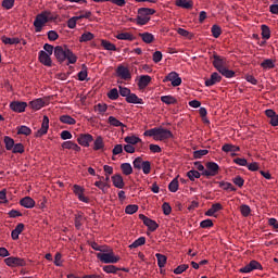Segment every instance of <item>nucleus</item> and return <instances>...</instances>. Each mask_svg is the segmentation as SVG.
<instances>
[{
  "instance_id": "nucleus-1",
  "label": "nucleus",
  "mask_w": 278,
  "mask_h": 278,
  "mask_svg": "<svg viewBox=\"0 0 278 278\" xmlns=\"http://www.w3.org/2000/svg\"><path fill=\"white\" fill-rule=\"evenodd\" d=\"M54 55L58 62H65V60L68 61V64H75L77 62V55L67 46H56L54 48Z\"/></svg>"
},
{
  "instance_id": "nucleus-2",
  "label": "nucleus",
  "mask_w": 278,
  "mask_h": 278,
  "mask_svg": "<svg viewBox=\"0 0 278 278\" xmlns=\"http://www.w3.org/2000/svg\"><path fill=\"white\" fill-rule=\"evenodd\" d=\"M58 16L53 15V13H51V11H42L41 13H39L35 21H34V27H35V31L40 33L42 31V27H45V25H47V23L51 22V21H56Z\"/></svg>"
},
{
  "instance_id": "nucleus-3",
  "label": "nucleus",
  "mask_w": 278,
  "mask_h": 278,
  "mask_svg": "<svg viewBox=\"0 0 278 278\" xmlns=\"http://www.w3.org/2000/svg\"><path fill=\"white\" fill-rule=\"evenodd\" d=\"M143 136H149L150 138H153V140L162 142L163 140H168V138H173V132L163 127H156L146 130L143 132Z\"/></svg>"
},
{
  "instance_id": "nucleus-4",
  "label": "nucleus",
  "mask_w": 278,
  "mask_h": 278,
  "mask_svg": "<svg viewBox=\"0 0 278 278\" xmlns=\"http://www.w3.org/2000/svg\"><path fill=\"white\" fill-rule=\"evenodd\" d=\"M155 13V9L140 8L136 18L137 25H147L151 21V16Z\"/></svg>"
},
{
  "instance_id": "nucleus-5",
  "label": "nucleus",
  "mask_w": 278,
  "mask_h": 278,
  "mask_svg": "<svg viewBox=\"0 0 278 278\" xmlns=\"http://www.w3.org/2000/svg\"><path fill=\"white\" fill-rule=\"evenodd\" d=\"M96 257L103 264H116L119 262V256H116L114 251L96 253Z\"/></svg>"
},
{
  "instance_id": "nucleus-6",
  "label": "nucleus",
  "mask_w": 278,
  "mask_h": 278,
  "mask_svg": "<svg viewBox=\"0 0 278 278\" xmlns=\"http://www.w3.org/2000/svg\"><path fill=\"white\" fill-rule=\"evenodd\" d=\"M132 166L135 170H142L144 175H149V173H151V162L142 160L141 156L134 160Z\"/></svg>"
},
{
  "instance_id": "nucleus-7",
  "label": "nucleus",
  "mask_w": 278,
  "mask_h": 278,
  "mask_svg": "<svg viewBox=\"0 0 278 278\" xmlns=\"http://www.w3.org/2000/svg\"><path fill=\"white\" fill-rule=\"evenodd\" d=\"M93 186L98 187L105 194L111 188V176H99L98 181L93 182Z\"/></svg>"
},
{
  "instance_id": "nucleus-8",
  "label": "nucleus",
  "mask_w": 278,
  "mask_h": 278,
  "mask_svg": "<svg viewBox=\"0 0 278 278\" xmlns=\"http://www.w3.org/2000/svg\"><path fill=\"white\" fill-rule=\"evenodd\" d=\"M4 264L11 268L14 267H25V260L20 257H7L4 258Z\"/></svg>"
},
{
  "instance_id": "nucleus-9",
  "label": "nucleus",
  "mask_w": 278,
  "mask_h": 278,
  "mask_svg": "<svg viewBox=\"0 0 278 278\" xmlns=\"http://www.w3.org/2000/svg\"><path fill=\"white\" fill-rule=\"evenodd\" d=\"M164 83L170 81L172 86L174 88H177V86H181V77H179V74L177 72H170L164 79Z\"/></svg>"
},
{
  "instance_id": "nucleus-10",
  "label": "nucleus",
  "mask_w": 278,
  "mask_h": 278,
  "mask_svg": "<svg viewBox=\"0 0 278 278\" xmlns=\"http://www.w3.org/2000/svg\"><path fill=\"white\" fill-rule=\"evenodd\" d=\"M226 65H227V59L218 54L213 55V66L216 68V71H218V73H220Z\"/></svg>"
},
{
  "instance_id": "nucleus-11",
  "label": "nucleus",
  "mask_w": 278,
  "mask_h": 278,
  "mask_svg": "<svg viewBox=\"0 0 278 278\" xmlns=\"http://www.w3.org/2000/svg\"><path fill=\"white\" fill-rule=\"evenodd\" d=\"M253 270H262L261 263H258L256 261H251V262H249L248 265H245V267H242L239 269V271L242 274H250Z\"/></svg>"
},
{
  "instance_id": "nucleus-12",
  "label": "nucleus",
  "mask_w": 278,
  "mask_h": 278,
  "mask_svg": "<svg viewBox=\"0 0 278 278\" xmlns=\"http://www.w3.org/2000/svg\"><path fill=\"white\" fill-rule=\"evenodd\" d=\"M139 218L143 223V225L148 227L149 231L153 232L159 228V224H156V222L153 219H149V217H147L146 215L140 214Z\"/></svg>"
},
{
  "instance_id": "nucleus-13",
  "label": "nucleus",
  "mask_w": 278,
  "mask_h": 278,
  "mask_svg": "<svg viewBox=\"0 0 278 278\" xmlns=\"http://www.w3.org/2000/svg\"><path fill=\"white\" fill-rule=\"evenodd\" d=\"M116 75L117 77H121V79H124L125 81H129V79H131V73L129 72V68L125 67L124 65L117 66Z\"/></svg>"
},
{
  "instance_id": "nucleus-14",
  "label": "nucleus",
  "mask_w": 278,
  "mask_h": 278,
  "mask_svg": "<svg viewBox=\"0 0 278 278\" xmlns=\"http://www.w3.org/2000/svg\"><path fill=\"white\" fill-rule=\"evenodd\" d=\"M85 192V188L80 187L79 185H73V193L80 202L88 203L89 199L85 197L83 193Z\"/></svg>"
},
{
  "instance_id": "nucleus-15",
  "label": "nucleus",
  "mask_w": 278,
  "mask_h": 278,
  "mask_svg": "<svg viewBox=\"0 0 278 278\" xmlns=\"http://www.w3.org/2000/svg\"><path fill=\"white\" fill-rule=\"evenodd\" d=\"M48 131H49V117L45 115L41 123V129L37 130L35 136L36 138H42V136H46Z\"/></svg>"
},
{
  "instance_id": "nucleus-16",
  "label": "nucleus",
  "mask_w": 278,
  "mask_h": 278,
  "mask_svg": "<svg viewBox=\"0 0 278 278\" xmlns=\"http://www.w3.org/2000/svg\"><path fill=\"white\" fill-rule=\"evenodd\" d=\"M265 115L270 118L269 124L271 127H278V115L273 109L266 110Z\"/></svg>"
},
{
  "instance_id": "nucleus-17",
  "label": "nucleus",
  "mask_w": 278,
  "mask_h": 278,
  "mask_svg": "<svg viewBox=\"0 0 278 278\" xmlns=\"http://www.w3.org/2000/svg\"><path fill=\"white\" fill-rule=\"evenodd\" d=\"M10 108L13 112H17L18 114H21L22 112H25V110L27 109V103L14 101L10 103Z\"/></svg>"
},
{
  "instance_id": "nucleus-18",
  "label": "nucleus",
  "mask_w": 278,
  "mask_h": 278,
  "mask_svg": "<svg viewBox=\"0 0 278 278\" xmlns=\"http://www.w3.org/2000/svg\"><path fill=\"white\" fill-rule=\"evenodd\" d=\"M92 140L93 138L90 134L79 135V137L77 138V142L78 144H80V147H90V142H92Z\"/></svg>"
},
{
  "instance_id": "nucleus-19",
  "label": "nucleus",
  "mask_w": 278,
  "mask_h": 278,
  "mask_svg": "<svg viewBox=\"0 0 278 278\" xmlns=\"http://www.w3.org/2000/svg\"><path fill=\"white\" fill-rule=\"evenodd\" d=\"M39 62H40L41 64H43V66H51V64H52L51 54H47V53L45 52V50H41V51L39 52Z\"/></svg>"
},
{
  "instance_id": "nucleus-20",
  "label": "nucleus",
  "mask_w": 278,
  "mask_h": 278,
  "mask_svg": "<svg viewBox=\"0 0 278 278\" xmlns=\"http://www.w3.org/2000/svg\"><path fill=\"white\" fill-rule=\"evenodd\" d=\"M223 77L218 73H213L208 79L205 80V86H214L216 84H219L222 81Z\"/></svg>"
},
{
  "instance_id": "nucleus-21",
  "label": "nucleus",
  "mask_w": 278,
  "mask_h": 278,
  "mask_svg": "<svg viewBox=\"0 0 278 278\" xmlns=\"http://www.w3.org/2000/svg\"><path fill=\"white\" fill-rule=\"evenodd\" d=\"M224 210V206H222L220 203H214L212 204L211 208L204 213V216L212 217L214 214L218 213L219 211Z\"/></svg>"
},
{
  "instance_id": "nucleus-22",
  "label": "nucleus",
  "mask_w": 278,
  "mask_h": 278,
  "mask_svg": "<svg viewBox=\"0 0 278 278\" xmlns=\"http://www.w3.org/2000/svg\"><path fill=\"white\" fill-rule=\"evenodd\" d=\"M89 245L93 251H99L101 253H108V252H113L110 247L106 245H99L97 242H90Z\"/></svg>"
},
{
  "instance_id": "nucleus-23",
  "label": "nucleus",
  "mask_w": 278,
  "mask_h": 278,
  "mask_svg": "<svg viewBox=\"0 0 278 278\" xmlns=\"http://www.w3.org/2000/svg\"><path fill=\"white\" fill-rule=\"evenodd\" d=\"M149 84H151V76H149V75L140 76L139 81H138V86L140 88V90H144V88H147V86H149Z\"/></svg>"
},
{
  "instance_id": "nucleus-24",
  "label": "nucleus",
  "mask_w": 278,
  "mask_h": 278,
  "mask_svg": "<svg viewBox=\"0 0 278 278\" xmlns=\"http://www.w3.org/2000/svg\"><path fill=\"white\" fill-rule=\"evenodd\" d=\"M35 200H33L29 197H25L22 200H20V205H22L25 208H34L35 207Z\"/></svg>"
},
{
  "instance_id": "nucleus-25",
  "label": "nucleus",
  "mask_w": 278,
  "mask_h": 278,
  "mask_svg": "<svg viewBox=\"0 0 278 278\" xmlns=\"http://www.w3.org/2000/svg\"><path fill=\"white\" fill-rule=\"evenodd\" d=\"M63 149H72V151H75L76 153H79L81 151V147H79L77 143L73 141H65L62 143Z\"/></svg>"
},
{
  "instance_id": "nucleus-26",
  "label": "nucleus",
  "mask_w": 278,
  "mask_h": 278,
  "mask_svg": "<svg viewBox=\"0 0 278 278\" xmlns=\"http://www.w3.org/2000/svg\"><path fill=\"white\" fill-rule=\"evenodd\" d=\"M222 151H224V153H236L237 151H240V147L231 143H225L222 147Z\"/></svg>"
},
{
  "instance_id": "nucleus-27",
  "label": "nucleus",
  "mask_w": 278,
  "mask_h": 278,
  "mask_svg": "<svg viewBox=\"0 0 278 278\" xmlns=\"http://www.w3.org/2000/svg\"><path fill=\"white\" fill-rule=\"evenodd\" d=\"M29 105L33 110H42V106L45 105V100H42V98L35 99L29 102Z\"/></svg>"
},
{
  "instance_id": "nucleus-28",
  "label": "nucleus",
  "mask_w": 278,
  "mask_h": 278,
  "mask_svg": "<svg viewBox=\"0 0 278 278\" xmlns=\"http://www.w3.org/2000/svg\"><path fill=\"white\" fill-rule=\"evenodd\" d=\"M127 103H134V104H138V105H142L143 101L142 99L138 98V96H136V93H130L127 98H126Z\"/></svg>"
},
{
  "instance_id": "nucleus-29",
  "label": "nucleus",
  "mask_w": 278,
  "mask_h": 278,
  "mask_svg": "<svg viewBox=\"0 0 278 278\" xmlns=\"http://www.w3.org/2000/svg\"><path fill=\"white\" fill-rule=\"evenodd\" d=\"M112 184L114 185V187H116L117 189H122L124 188V178H122V176H112Z\"/></svg>"
},
{
  "instance_id": "nucleus-30",
  "label": "nucleus",
  "mask_w": 278,
  "mask_h": 278,
  "mask_svg": "<svg viewBox=\"0 0 278 278\" xmlns=\"http://www.w3.org/2000/svg\"><path fill=\"white\" fill-rule=\"evenodd\" d=\"M176 5L178 8H184L185 10H191L193 3L190 0H177Z\"/></svg>"
},
{
  "instance_id": "nucleus-31",
  "label": "nucleus",
  "mask_w": 278,
  "mask_h": 278,
  "mask_svg": "<svg viewBox=\"0 0 278 278\" xmlns=\"http://www.w3.org/2000/svg\"><path fill=\"white\" fill-rule=\"evenodd\" d=\"M115 38H117V40H129V41L136 40V37H134V35L130 34V33H121V34H117V35L115 36Z\"/></svg>"
},
{
  "instance_id": "nucleus-32",
  "label": "nucleus",
  "mask_w": 278,
  "mask_h": 278,
  "mask_svg": "<svg viewBox=\"0 0 278 278\" xmlns=\"http://www.w3.org/2000/svg\"><path fill=\"white\" fill-rule=\"evenodd\" d=\"M161 101L166 105H175V103H177V99L173 96H162Z\"/></svg>"
},
{
  "instance_id": "nucleus-33",
  "label": "nucleus",
  "mask_w": 278,
  "mask_h": 278,
  "mask_svg": "<svg viewBox=\"0 0 278 278\" xmlns=\"http://www.w3.org/2000/svg\"><path fill=\"white\" fill-rule=\"evenodd\" d=\"M154 257H156L159 268H164V266L166 265V262H167V257L161 253L154 254Z\"/></svg>"
},
{
  "instance_id": "nucleus-34",
  "label": "nucleus",
  "mask_w": 278,
  "mask_h": 278,
  "mask_svg": "<svg viewBox=\"0 0 278 278\" xmlns=\"http://www.w3.org/2000/svg\"><path fill=\"white\" fill-rule=\"evenodd\" d=\"M105 147V143H103V138L101 136L97 137L93 142V151H101Z\"/></svg>"
},
{
  "instance_id": "nucleus-35",
  "label": "nucleus",
  "mask_w": 278,
  "mask_h": 278,
  "mask_svg": "<svg viewBox=\"0 0 278 278\" xmlns=\"http://www.w3.org/2000/svg\"><path fill=\"white\" fill-rule=\"evenodd\" d=\"M90 40H94V34L90 31H85L79 38V42H90Z\"/></svg>"
},
{
  "instance_id": "nucleus-36",
  "label": "nucleus",
  "mask_w": 278,
  "mask_h": 278,
  "mask_svg": "<svg viewBox=\"0 0 278 278\" xmlns=\"http://www.w3.org/2000/svg\"><path fill=\"white\" fill-rule=\"evenodd\" d=\"M124 142H126L127 144H138V142H141V139L138 136H127L124 138Z\"/></svg>"
},
{
  "instance_id": "nucleus-37",
  "label": "nucleus",
  "mask_w": 278,
  "mask_h": 278,
  "mask_svg": "<svg viewBox=\"0 0 278 278\" xmlns=\"http://www.w3.org/2000/svg\"><path fill=\"white\" fill-rule=\"evenodd\" d=\"M262 68L268 71L270 68H275V61L273 59H266L261 63Z\"/></svg>"
},
{
  "instance_id": "nucleus-38",
  "label": "nucleus",
  "mask_w": 278,
  "mask_h": 278,
  "mask_svg": "<svg viewBox=\"0 0 278 278\" xmlns=\"http://www.w3.org/2000/svg\"><path fill=\"white\" fill-rule=\"evenodd\" d=\"M103 271L106 274L117 275L119 271V268L114 265H104Z\"/></svg>"
},
{
  "instance_id": "nucleus-39",
  "label": "nucleus",
  "mask_w": 278,
  "mask_h": 278,
  "mask_svg": "<svg viewBox=\"0 0 278 278\" xmlns=\"http://www.w3.org/2000/svg\"><path fill=\"white\" fill-rule=\"evenodd\" d=\"M140 38L143 40V42H147V45H151V42L155 40V37L151 33L140 34Z\"/></svg>"
},
{
  "instance_id": "nucleus-40",
  "label": "nucleus",
  "mask_w": 278,
  "mask_h": 278,
  "mask_svg": "<svg viewBox=\"0 0 278 278\" xmlns=\"http://www.w3.org/2000/svg\"><path fill=\"white\" fill-rule=\"evenodd\" d=\"M60 121L61 123H64V125H75V123H77L71 115H62Z\"/></svg>"
},
{
  "instance_id": "nucleus-41",
  "label": "nucleus",
  "mask_w": 278,
  "mask_h": 278,
  "mask_svg": "<svg viewBox=\"0 0 278 278\" xmlns=\"http://www.w3.org/2000/svg\"><path fill=\"white\" fill-rule=\"evenodd\" d=\"M109 124L112 127H127L125 124H123L121 121H118L116 117L114 116H109Z\"/></svg>"
},
{
  "instance_id": "nucleus-42",
  "label": "nucleus",
  "mask_w": 278,
  "mask_h": 278,
  "mask_svg": "<svg viewBox=\"0 0 278 278\" xmlns=\"http://www.w3.org/2000/svg\"><path fill=\"white\" fill-rule=\"evenodd\" d=\"M143 244H146V237H139L135 240V242H132V244L129 245V249H137L138 247H142Z\"/></svg>"
},
{
  "instance_id": "nucleus-43",
  "label": "nucleus",
  "mask_w": 278,
  "mask_h": 278,
  "mask_svg": "<svg viewBox=\"0 0 278 278\" xmlns=\"http://www.w3.org/2000/svg\"><path fill=\"white\" fill-rule=\"evenodd\" d=\"M101 45L106 51H116V46L105 39L101 40Z\"/></svg>"
},
{
  "instance_id": "nucleus-44",
  "label": "nucleus",
  "mask_w": 278,
  "mask_h": 278,
  "mask_svg": "<svg viewBox=\"0 0 278 278\" xmlns=\"http://www.w3.org/2000/svg\"><path fill=\"white\" fill-rule=\"evenodd\" d=\"M219 188L224 189L225 191L235 192L237 188L232 186L231 182H219Z\"/></svg>"
},
{
  "instance_id": "nucleus-45",
  "label": "nucleus",
  "mask_w": 278,
  "mask_h": 278,
  "mask_svg": "<svg viewBox=\"0 0 278 278\" xmlns=\"http://www.w3.org/2000/svg\"><path fill=\"white\" fill-rule=\"evenodd\" d=\"M219 73L220 75H223V77H226L227 79H231L236 76V72L228 70L227 67H224Z\"/></svg>"
},
{
  "instance_id": "nucleus-46",
  "label": "nucleus",
  "mask_w": 278,
  "mask_h": 278,
  "mask_svg": "<svg viewBox=\"0 0 278 278\" xmlns=\"http://www.w3.org/2000/svg\"><path fill=\"white\" fill-rule=\"evenodd\" d=\"M167 189L169 190V192H177V190H179V181L177 180V178H174V180L169 182Z\"/></svg>"
},
{
  "instance_id": "nucleus-47",
  "label": "nucleus",
  "mask_w": 278,
  "mask_h": 278,
  "mask_svg": "<svg viewBox=\"0 0 278 278\" xmlns=\"http://www.w3.org/2000/svg\"><path fill=\"white\" fill-rule=\"evenodd\" d=\"M4 144H5L7 151H12V149H14V139H12L9 136H5L4 137Z\"/></svg>"
},
{
  "instance_id": "nucleus-48",
  "label": "nucleus",
  "mask_w": 278,
  "mask_h": 278,
  "mask_svg": "<svg viewBox=\"0 0 278 278\" xmlns=\"http://www.w3.org/2000/svg\"><path fill=\"white\" fill-rule=\"evenodd\" d=\"M121 168H122L124 175H131V173H134V167H131V164H129V163L122 164Z\"/></svg>"
},
{
  "instance_id": "nucleus-49",
  "label": "nucleus",
  "mask_w": 278,
  "mask_h": 278,
  "mask_svg": "<svg viewBox=\"0 0 278 278\" xmlns=\"http://www.w3.org/2000/svg\"><path fill=\"white\" fill-rule=\"evenodd\" d=\"M261 29H262V38H264L265 40H269L270 39V28L266 25H262Z\"/></svg>"
},
{
  "instance_id": "nucleus-50",
  "label": "nucleus",
  "mask_w": 278,
  "mask_h": 278,
  "mask_svg": "<svg viewBox=\"0 0 278 278\" xmlns=\"http://www.w3.org/2000/svg\"><path fill=\"white\" fill-rule=\"evenodd\" d=\"M211 31H212L213 38H219L220 35L223 34V30L218 25H213L211 28Z\"/></svg>"
},
{
  "instance_id": "nucleus-51",
  "label": "nucleus",
  "mask_w": 278,
  "mask_h": 278,
  "mask_svg": "<svg viewBox=\"0 0 278 278\" xmlns=\"http://www.w3.org/2000/svg\"><path fill=\"white\" fill-rule=\"evenodd\" d=\"M17 134L22 136H30L31 135V128L27 126H21L17 128Z\"/></svg>"
},
{
  "instance_id": "nucleus-52",
  "label": "nucleus",
  "mask_w": 278,
  "mask_h": 278,
  "mask_svg": "<svg viewBox=\"0 0 278 278\" xmlns=\"http://www.w3.org/2000/svg\"><path fill=\"white\" fill-rule=\"evenodd\" d=\"M2 42L4 45H18L21 42V39L10 38V37H2Z\"/></svg>"
},
{
  "instance_id": "nucleus-53",
  "label": "nucleus",
  "mask_w": 278,
  "mask_h": 278,
  "mask_svg": "<svg viewBox=\"0 0 278 278\" xmlns=\"http://www.w3.org/2000/svg\"><path fill=\"white\" fill-rule=\"evenodd\" d=\"M177 34H179V36H182V38H188L189 40H192V38H193L192 33H190L184 28H178Z\"/></svg>"
},
{
  "instance_id": "nucleus-54",
  "label": "nucleus",
  "mask_w": 278,
  "mask_h": 278,
  "mask_svg": "<svg viewBox=\"0 0 278 278\" xmlns=\"http://www.w3.org/2000/svg\"><path fill=\"white\" fill-rule=\"evenodd\" d=\"M94 111L99 112V114H105L108 112V104L99 103L94 106Z\"/></svg>"
},
{
  "instance_id": "nucleus-55",
  "label": "nucleus",
  "mask_w": 278,
  "mask_h": 278,
  "mask_svg": "<svg viewBox=\"0 0 278 278\" xmlns=\"http://www.w3.org/2000/svg\"><path fill=\"white\" fill-rule=\"evenodd\" d=\"M207 153H210L207 150H197L193 152V157L194 160H201V157H204Z\"/></svg>"
},
{
  "instance_id": "nucleus-56",
  "label": "nucleus",
  "mask_w": 278,
  "mask_h": 278,
  "mask_svg": "<svg viewBox=\"0 0 278 278\" xmlns=\"http://www.w3.org/2000/svg\"><path fill=\"white\" fill-rule=\"evenodd\" d=\"M12 153H25V147L23 143H16L13 146V149L11 150Z\"/></svg>"
},
{
  "instance_id": "nucleus-57",
  "label": "nucleus",
  "mask_w": 278,
  "mask_h": 278,
  "mask_svg": "<svg viewBox=\"0 0 278 278\" xmlns=\"http://www.w3.org/2000/svg\"><path fill=\"white\" fill-rule=\"evenodd\" d=\"M138 212V205H127L125 207V214L134 215Z\"/></svg>"
},
{
  "instance_id": "nucleus-58",
  "label": "nucleus",
  "mask_w": 278,
  "mask_h": 278,
  "mask_svg": "<svg viewBox=\"0 0 278 278\" xmlns=\"http://www.w3.org/2000/svg\"><path fill=\"white\" fill-rule=\"evenodd\" d=\"M83 215L78 214V215H75V228L77 230H80V228L83 227Z\"/></svg>"
},
{
  "instance_id": "nucleus-59",
  "label": "nucleus",
  "mask_w": 278,
  "mask_h": 278,
  "mask_svg": "<svg viewBox=\"0 0 278 278\" xmlns=\"http://www.w3.org/2000/svg\"><path fill=\"white\" fill-rule=\"evenodd\" d=\"M206 168L207 170H210V173H218V164H216L215 162L207 163Z\"/></svg>"
},
{
  "instance_id": "nucleus-60",
  "label": "nucleus",
  "mask_w": 278,
  "mask_h": 278,
  "mask_svg": "<svg viewBox=\"0 0 278 278\" xmlns=\"http://www.w3.org/2000/svg\"><path fill=\"white\" fill-rule=\"evenodd\" d=\"M59 38H60V35H58V31H55V30H49L48 31V39L51 42H55V40H58Z\"/></svg>"
},
{
  "instance_id": "nucleus-61",
  "label": "nucleus",
  "mask_w": 278,
  "mask_h": 278,
  "mask_svg": "<svg viewBox=\"0 0 278 278\" xmlns=\"http://www.w3.org/2000/svg\"><path fill=\"white\" fill-rule=\"evenodd\" d=\"M14 1L15 0H3L2 8H4V10H12L14 8Z\"/></svg>"
},
{
  "instance_id": "nucleus-62",
  "label": "nucleus",
  "mask_w": 278,
  "mask_h": 278,
  "mask_svg": "<svg viewBox=\"0 0 278 278\" xmlns=\"http://www.w3.org/2000/svg\"><path fill=\"white\" fill-rule=\"evenodd\" d=\"M109 99H111L112 101H116V99H118V89L114 88L111 89L108 93Z\"/></svg>"
},
{
  "instance_id": "nucleus-63",
  "label": "nucleus",
  "mask_w": 278,
  "mask_h": 278,
  "mask_svg": "<svg viewBox=\"0 0 278 278\" xmlns=\"http://www.w3.org/2000/svg\"><path fill=\"white\" fill-rule=\"evenodd\" d=\"M187 270H188V265L187 264H182V265H179V267L174 269V274L175 275H181L182 273H185Z\"/></svg>"
},
{
  "instance_id": "nucleus-64",
  "label": "nucleus",
  "mask_w": 278,
  "mask_h": 278,
  "mask_svg": "<svg viewBox=\"0 0 278 278\" xmlns=\"http://www.w3.org/2000/svg\"><path fill=\"white\" fill-rule=\"evenodd\" d=\"M240 213H242L243 217L250 216V213H251L250 206L249 205H241L240 206Z\"/></svg>"
}]
</instances>
